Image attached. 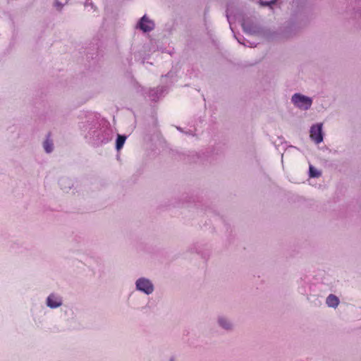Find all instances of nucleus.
<instances>
[{
	"label": "nucleus",
	"mask_w": 361,
	"mask_h": 361,
	"mask_svg": "<svg viewBox=\"0 0 361 361\" xmlns=\"http://www.w3.org/2000/svg\"><path fill=\"white\" fill-rule=\"evenodd\" d=\"M88 134L96 145L106 143L111 139L110 130L106 128L97 127L94 129H90Z\"/></svg>",
	"instance_id": "f257e3e1"
},
{
	"label": "nucleus",
	"mask_w": 361,
	"mask_h": 361,
	"mask_svg": "<svg viewBox=\"0 0 361 361\" xmlns=\"http://www.w3.org/2000/svg\"><path fill=\"white\" fill-rule=\"evenodd\" d=\"M291 102L296 107L303 110L310 109L312 104V98L300 93L294 94L292 96Z\"/></svg>",
	"instance_id": "f03ea898"
},
{
	"label": "nucleus",
	"mask_w": 361,
	"mask_h": 361,
	"mask_svg": "<svg viewBox=\"0 0 361 361\" xmlns=\"http://www.w3.org/2000/svg\"><path fill=\"white\" fill-rule=\"evenodd\" d=\"M311 139L319 144L323 141L322 123H316L312 126L310 130Z\"/></svg>",
	"instance_id": "7ed1b4c3"
},
{
	"label": "nucleus",
	"mask_w": 361,
	"mask_h": 361,
	"mask_svg": "<svg viewBox=\"0 0 361 361\" xmlns=\"http://www.w3.org/2000/svg\"><path fill=\"white\" fill-rule=\"evenodd\" d=\"M243 30L248 34H257L261 32L260 27L250 18L244 19L242 23Z\"/></svg>",
	"instance_id": "20e7f679"
},
{
	"label": "nucleus",
	"mask_w": 361,
	"mask_h": 361,
	"mask_svg": "<svg viewBox=\"0 0 361 361\" xmlns=\"http://www.w3.org/2000/svg\"><path fill=\"white\" fill-rule=\"evenodd\" d=\"M154 23L146 15H144L140 19L136 27L140 29L144 32H149L154 29Z\"/></svg>",
	"instance_id": "39448f33"
},
{
	"label": "nucleus",
	"mask_w": 361,
	"mask_h": 361,
	"mask_svg": "<svg viewBox=\"0 0 361 361\" xmlns=\"http://www.w3.org/2000/svg\"><path fill=\"white\" fill-rule=\"evenodd\" d=\"M136 288L147 295L152 293L154 290L153 284L149 280L145 278H140L137 280Z\"/></svg>",
	"instance_id": "423d86ee"
},
{
	"label": "nucleus",
	"mask_w": 361,
	"mask_h": 361,
	"mask_svg": "<svg viewBox=\"0 0 361 361\" xmlns=\"http://www.w3.org/2000/svg\"><path fill=\"white\" fill-rule=\"evenodd\" d=\"M47 305L51 308H56L62 305V300L52 293L47 298Z\"/></svg>",
	"instance_id": "0eeeda50"
},
{
	"label": "nucleus",
	"mask_w": 361,
	"mask_h": 361,
	"mask_svg": "<svg viewBox=\"0 0 361 361\" xmlns=\"http://www.w3.org/2000/svg\"><path fill=\"white\" fill-rule=\"evenodd\" d=\"M51 132L47 135V138L43 142V147L47 153H51L54 149L53 140L51 139Z\"/></svg>",
	"instance_id": "6e6552de"
},
{
	"label": "nucleus",
	"mask_w": 361,
	"mask_h": 361,
	"mask_svg": "<svg viewBox=\"0 0 361 361\" xmlns=\"http://www.w3.org/2000/svg\"><path fill=\"white\" fill-rule=\"evenodd\" d=\"M326 302L329 307H336L339 304V299L334 294H330L327 298Z\"/></svg>",
	"instance_id": "1a4fd4ad"
},
{
	"label": "nucleus",
	"mask_w": 361,
	"mask_h": 361,
	"mask_svg": "<svg viewBox=\"0 0 361 361\" xmlns=\"http://www.w3.org/2000/svg\"><path fill=\"white\" fill-rule=\"evenodd\" d=\"M126 140V137L125 135H118L116 140V148L118 151L123 147Z\"/></svg>",
	"instance_id": "9d476101"
},
{
	"label": "nucleus",
	"mask_w": 361,
	"mask_h": 361,
	"mask_svg": "<svg viewBox=\"0 0 361 361\" xmlns=\"http://www.w3.org/2000/svg\"><path fill=\"white\" fill-rule=\"evenodd\" d=\"M219 324L221 327L226 330H229L231 329V324L225 318L220 317L219 319Z\"/></svg>",
	"instance_id": "9b49d317"
},
{
	"label": "nucleus",
	"mask_w": 361,
	"mask_h": 361,
	"mask_svg": "<svg viewBox=\"0 0 361 361\" xmlns=\"http://www.w3.org/2000/svg\"><path fill=\"white\" fill-rule=\"evenodd\" d=\"M309 175L311 178H318L321 176V172L310 165L309 169Z\"/></svg>",
	"instance_id": "f8f14e48"
},
{
	"label": "nucleus",
	"mask_w": 361,
	"mask_h": 361,
	"mask_svg": "<svg viewBox=\"0 0 361 361\" xmlns=\"http://www.w3.org/2000/svg\"><path fill=\"white\" fill-rule=\"evenodd\" d=\"M276 3V0H271L269 1H265L260 0L259 4L262 6H269L272 8V6L274 5Z\"/></svg>",
	"instance_id": "ddd939ff"
},
{
	"label": "nucleus",
	"mask_w": 361,
	"mask_h": 361,
	"mask_svg": "<svg viewBox=\"0 0 361 361\" xmlns=\"http://www.w3.org/2000/svg\"><path fill=\"white\" fill-rule=\"evenodd\" d=\"M54 6L56 7V8L58 11H61L62 10L63 6V4L60 2L59 0H55V1H54Z\"/></svg>",
	"instance_id": "4468645a"
},
{
	"label": "nucleus",
	"mask_w": 361,
	"mask_h": 361,
	"mask_svg": "<svg viewBox=\"0 0 361 361\" xmlns=\"http://www.w3.org/2000/svg\"><path fill=\"white\" fill-rule=\"evenodd\" d=\"M171 361H174V360L173 359H171Z\"/></svg>",
	"instance_id": "2eb2a0df"
}]
</instances>
